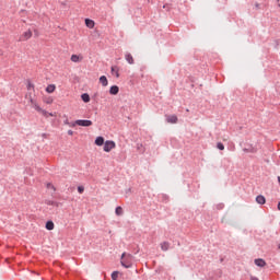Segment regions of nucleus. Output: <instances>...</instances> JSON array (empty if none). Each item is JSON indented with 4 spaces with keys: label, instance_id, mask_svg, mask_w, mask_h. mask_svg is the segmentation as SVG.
<instances>
[{
    "label": "nucleus",
    "instance_id": "obj_3",
    "mask_svg": "<svg viewBox=\"0 0 280 280\" xmlns=\"http://www.w3.org/2000/svg\"><path fill=\"white\" fill-rule=\"evenodd\" d=\"M116 144L113 140H106L103 147L104 152H110V150H115Z\"/></svg>",
    "mask_w": 280,
    "mask_h": 280
},
{
    "label": "nucleus",
    "instance_id": "obj_6",
    "mask_svg": "<svg viewBox=\"0 0 280 280\" xmlns=\"http://www.w3.org/2000/svg\"><path fill=\"white\" fill-rule=\"evenodd\" d=\"M254 264L256 266H258V268H264L266 266V260L261 259V258H256L254 260Z\"/></svg>",
    "mask_w": 280,
    "mask_h": 280
},
{
    "label": "nucleus",
    "instance_id": "obj_15",
    "mask_svg": "<svg viewBox=\"0 0 280 280\" xmlns=\"http://www.w3.org/2000/svg\"><path fill=\"white\" fill-rule=\"evenodd\" d=\"M104 137L102 136H98L96 139H95V144L96 145H104Z\"/></svg>",
    "mask_w": 280,
    "mask_h": 280
},
{
    "label": "nucleus",
    "instance_id": "obj_29",
    "mask_svg": "<svg viewBox=\"0 0 280 280\" xmlns=\"http://www.w3.org/2000/svg\"><path fill=\"white\" fill-rule=\"evenodd\" d=\"M250 280H259V278H257L255 276H250Z\"/></svg>",
    "mask_w": 280,
    "mask_h": 280
},
{
    "label": "nucleus",
    "instance_id": "obj_21",
    "mask_svg": "<svg viewBox=\"0 0 280 280\" xmlns=\"http://www.w3.org/2000/svg\"><path fill=\"white\" fill-rule=\"evenodd\" d=\"M71 61H72V62H80V56H78V55H72V56H71Z\"/></svg>",
    "mask_w": 280,
    "mask_h": 280
},
{
    "label": "nucleus",
    "instance_id": "obj_35",
    "mask_svg": "<svg viewBox=\"0 0 280 280\" xmlns=\"http://www.w3.org/2000/svg\"><path fill=\"white\" fill-rule=\"evenodd\" d=\"M127 191H128V192H130V191H131V189L129 188Z\"/></svg>",
    "mask_w": 280,
    "mask_h": 280
},
{
    "label": "nucleus",
    "instance_id": "obj_16",
    "mask_svg": "<svg viewBox=\"0 0 280 280\" xmlns=\"http://www.w3.org/2000/svg\"><path fill=\"white\" fill-rule=\"evenodd\" d=\"M46 205H48L49 207H60V202L54 200H47Z\"/></svg>",
    "mask_w": 280,
    "mask_h": 280
},
{
    "label": "nucleus",
    "instance_id": "obj_12",
    "mask_svg": "<svg viewBox=\"0 0 280 280\" xmlns=\"http://www.w3.org/2000/svg\"><path fill=\"white\" fill-rule=\"evenodd\" d=\"M109 93H110V95H117V93H119V86H117V85L110 86Z\"/></svg>",
    "mask_w": 280,
    "mask_h": 280
},
{
    "label": "nucleus",
    "instance_id": "obj_31",
    "mask_svg": "<svg viewBox=\"0 0 280 280\" xmlns=\"http://www.w3.org/2000/svg\"><path fill=\"white\" fill-rule=\"evenodd\" d=\"M224 208V205H222V203H220L219 206H218V209H223Z\"/></svg>",
    "mask_w": 280,
    "mask_h": 280
},
{
    "label": "nucleus",
    "instance_id": "obj_27",
    "mask_svg": "<svg viewBox=\"0 0 280 280\" xmlns=\"http://www.w3.org/2000/svg\"><path fill=\"white\" fill-rule=\"evenodd\" d=\"M63 124H65L66 126H69L70 128H73V127L71 126L73 122H69V119H66V120L63 121Z\"/></svg>",
    "mask_w": 280,
    "mask_h": 280
},
{
    "label": "nucleus",
    "instance_id": "obj_13",
    "mask_svg": "<svg viewBox=\"0 0 280 280\" xmlns=\"http://www.w3.org/2000/svg\"><path fill=\"white\" fill-rule=\"evenodd\" d=\"M100 82H101L102 86H108V79L106 78V75H102L100 78Z\"/></svg>",
    "mask_w": 280,
    "mask_h": 280
},
{
    "label": "nucleus",
    "instance_id": "obj_18",
    "mask_svg": "<svg viewBox=\"0 0 280 280\" xmlns=\"http://www.w3.org/2000/svg\"><path fill=\"white\" fill-rule=\"evenodd\" d=\"M54 91H56V85L55 84H49L46 88V93H54Z\"/></svg>",
    "mask_w": 280,
    "mask_h": 280
},
{
    "label": "nucleus",
    "instance_id": "obj_17",
    "mask_svg": "<svg viewBox=\"0 0 280 280\" xmlns=\"http://www.w3.org/2000/svg\"><path fill=\"white\" fill-rule=\"evenodd\" d=\"M161 250H164V252L170 250V243L168 242L161 243Z\"/></svg>",
    "mask_w": 280,
    "mask_h": 280
},
{
    "label": "nucleus",
    "instance_id": "obj_7",
    "mask_svg": "<svg viewBox=\"0 0 280 280\" xmlns=\"http://www.w3.org/2000/svg\"><path fill=\"white\" fill-rule=\"evenodd\" d=\"M166 121H167L168 124H177L178 117H177L176 115L167 116Z\"/></svg>",
    "mask_w": 280,
    "mask_h": 280
},
{
    "label": "nucleus",
    "instance_id": "obj_11",
    "mask_svg": "<svg viewBox=\"0 0 280 280\" xmlns=\"http://www.w3.org/2000/svg\"><path fill=\"white\" fill-rule=\"evenodd\" d=\"M110 71L112 75H115V78H119V68L117 66H113Z\"/></svg>",
    "mask_w": 280,
    "mask_h": 280
},
{
    "label": "nucleus",
    "instance_id": "obj_32",
    "mask_svg": "<svg viewBox=\"0 0 280 280\" xmlns=\"http://www.w3.org/2000/svg\"><path fill=\"white\" fill-rule=\"evenodd\" d=\"M47 113H48V112H47ZM48 116H49V117H54V114L48 113V114H47V117H48Z\"/></svg>",
    "mask_w": 280,
    "mask_h": 280
},
{
    "label": "nucleus",
    "instance_id": "obj_19",
    "mask_svg": "<svg viewBox=\"0 0 280 280\" xmlns=\"http://www.w3.org/2000/svg\"><path fill=\"white\" fill-rule=\"evenodd\" d=\"M54 221H47L46 222V229L47 231H54Z\"/></svg>",
    "mask_w": 280,
    "mask_h": 280
},
{
    "label": "nucleus",
    "instance_id": "obj_23",
    "mask_svg": "<svg viewBox=\"0 0 280 280\" xmlns=\"http://www.w3.org/2000/svg\"><path fill=\"white\" fill-rule=\"evenodd\" d=\"M47 189H52V191H56V187L51 185V183L46 184Z\"/></svg>",
    "mask_w": 280,
    "mask_h": 280
},
{
    "label": "nucleus",
    "instance_id": "obj_30",
    "mask_svg": "<svg viewBox=\"0 0 280 280\" xmlns=\"http://www.w3.org/2000/svg\"><path fill=\"white\" fill-rule=\"evenodd\" d=\"M68 135L71 137L73 136V130H68Z\"/></svg>",
    "mask_w": 280,
    "mask_h": 280
},
{
    "label": "nucleus",
    "instance_id": "obj_2",
    "mask_svg": "<svg viewBox=\"0 0 280 280\" xmlns=\"http://www.w3.org/2000/svg\"><path fill=\"white\" fill-rule=\"evenodd\" d=\"M71 126L72 127L82 126L83 128H89V126H93V121L79 119V120H75L74 122H72Z\"/></svg>",
    "mask_w": 280,
    "mask_h": 280
},
{
    "label": "nucleus",
    "instance_id": "obj_14",
    "mask_svg": "<svg viewBox=\"0 0 280 280\" xmlns=\"http://www.w3.org/2000/svg\"><path fill=\"white\" fill-rule=\"evenodd\" d=\"M81 98L85 104H89V102H91V96L88 93H83L81 95Z\"/></svg>",
    "mask_w": 280,
    "mask_h": 280
},
{
    "label": "nucleus",
    "instance_id": "obj_26",
    "mask_svg": "<svg viewBox=\"0 0 280 280\" xmlns=\"http://www.w3.org/2000/svg\"><path fill=\"white\" fill-rule=\"evenodd\" d=\"M79 194H84V186H78Z\"/></svg>",
    "mask_w": 280,
    "mask_h": 280
},
{
    "label": "nucleus",
    "instance_id": "obj_22",
    "mask_svg": "<svg viewBox=\"0 0 280 280\" xmlns=\"http://www.w3.org/2000/svg\"><path fill=\"white\" fill-rule=\"evenodd\" d=\"M118 277H119V271H113V272H112V279H113V280H117Z\"/></svg>",
    "mask_w": 280,
    "mask_h": 280
},
{
    "label": "nucleus",
    "instance_id": "obj_4",
    "mask_svg": "<svg viewBox=\"0 0 280 280\" xmlns=\"http://www.w3.org/2000/svg\"><path fill=\"white\" fill-rule=\"evenodd\" d=\"M30 38H32V31L28 30L26 32H24L21 36H20V42H25V40H30Z\"/></svg>",
    "mask_w": 280,
    "mask_h": 280
},
{
    "label": "nucleus",
    "instance_id": "obj_20",
    "mask_svg": "<svg viewBox=\"0 0 280 280\" xmlns=\"http://www.w3.org/2000/svg\"><path fill=\"white\" fill-rule=\"evenodd\" d=\"M115 213L116 215H124V208L120 206L116 207Z\"/></svg>",
    "mask_w": 280,
    "mask_h": 280
},
{
    "label": "nucleus",
    "instance_id": "obj_36",
    "mask_svg": "<svg viewBox=\"0 0 280 280\" xmlns=\"http://www.w3.org/2000/svg\"><path fill=\"white\" fill-rule=\"evenodd\" d=\"M278 248H280V245L278 246Z\"/></svg>",
    "mask_w": 280,
    "mask_h": 280
},
{
    "label": "nucleus",
    "instance_id": "obj_5",
    "mask_svg": "<svg viewBox=\"0 0 280 280\" xmlns=\"http://www.w3.org/2000/svg\"><path fill=\"white\" fill-rule=\"evenodd\" d=\"M32 106L37 110V113H40L44 117H47L48 115L47 110L43 109L37 102L34 103Z\"/></svg>",
    "mask_w": 280,
    "mask_h": 280
},
{
    "label": "nucleus",
    "instance_id": "obj_1",
    "mask_svg": "<svg viewBox=\"0 0 280 280\" xmlns=\"http://www.w3.org/2000/svg\"><path fill=\"white\" fill-rule=\"evenodd\" d=\"M132 261H135V256L122 253L120 264L124 268H130L132 266Z\"/></svg>",
    "mask_w": 280,
    "mask_h": 280
},
{
    "label": "nucleus",
    "instance_id": "obj_9",
    "mask_svg": "<svg viewBox=\"0 0 280 280\" xmlns=\"http://www.w3.org/2000/svg\"><path fill=\"white\" fill-rule=\"evenodd\" d=\"M85 25L90 30H93V27H95V22L93 20H91V19H85Z\"/></svg>",
    "mask_w": 280,
    "mask_h": 280
},
{
    "label": "nucleus",
    "instance_id": "obj_25",
    "mask_svg": "<svg viewBox=\"0 0 280 280\" xmlns=\"http://www.w3.org/2000/svg\"><path fill=\"white\" fill-rule=\"evenodd\" d=\"M26 88H27V91H30L31 89H34V85L32 82L28 81Z\"/></svg>",
    "mask_w": 280,
    "mask_h": 280
},
{
    "label": "nucleus",
    "instance_id": "obj_10",
    "mask_svg": "<svg viewBox=\"0 0 280 280\" xmlns=\"http://www.w3.org/2000/svg\"><path fill=\"white\" fill-rule=\"evenodd\" d=\"M256 202H257L258 205H266V197H264L262 195H258V196L256 197Z\"/></svg>",
    "mask_w": 280,
    "mask_h": 280
},
{
    "label": "nucleus",
    "instance_id": "obj_8",
    "mask_svg": "<svg viewBox=\"0 0 280 280\" xmlns=\"http://www.w3.org/2000/svg\"><path fill=\"white\" fill-rule=\"evenodd\" d=\"M125 60H127L129 65H135V58H132V55L130 52L125 55Z\"/></svg>",
    "mask_w": 280,
    "mask_h": 280
},
{
    "label": "nucleus",
    "instance_id": "obj_34",
    "mask_svg": "<svg viewBox=\"0 0 280 280\" xmlns=\"http://www.w3.org/2000/svg\"><path fill=\"white\" fill-rule=\"evenodd\" d=\"M244 152H249V150L248 149H244Z\"/></svg>",
    "mask_w": 280,
    "mask_h": 280
},
{
    "label": "nucleus",
    "instance_id": "obj_24",
    "mask_svg": "<svg viewBox=\"0 0 280 280\" xmlns=\"http://www.w3.org/2000/svg\"><path fill=\"white\" fill-rule=\"evenodd\" d=\"M218 150H224V144L222 142L217 143Z\"/></svg>",
    "mask_w": 280,
    "mask_h": 280
},
{
    "label": "nucleus",
    "instance_id": "obj_33",
    "mask_svg": "<svg viewBox=\"0 0 280 280\" xmlns=\"http://www.w3.org/2000/svg\"><path fill=\"white\" fill-rule=\"evenodd\" d=\"M278 211H280V201L278 202Z\"/></svg>",
    "mask_w": 280,
    "mask_h": 280
},
{
    "label": "nucleus",
    "instance_id": "obj_28",
    "mask_svg": "<svg viewBox=\"0 0 280 280\" xmlns=\"http://www.w3.org/2000/svg\"><path fill=\"white\" fill-rule=\"evenodd\" d=\"M30 103H31V106H33V104H36V101L34 98H30Z\"/></svg>",
    "mask_w": 280,
    "mask_h": 280
}]
</instances>
